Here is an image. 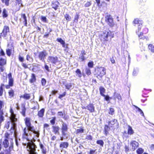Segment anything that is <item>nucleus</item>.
Returning <instances> with one entry per match:
<instances>
[{
  "label": "nucleus",
  "mask_w": 154,
  "mask_h": 154,
  "mask_svg": "<svg viewBox=\"0 0 154 154\" xmlns=\"http://www.w3.org/2000/svg\"><path fill=\"white\" fill-rule=\"evenodd\" d=\"M28 142L27 143H23V145L26 146V148L29 154H37L36 152V146L35 144L31 140L26 139Z\"/></svg>",
  "instance_id": "f257e3e1"
},
{
  "label": "nucleus",
  "mask_w": 154,
  "mask_h": 154,
  "mask_svg": "<svg viewBox=\"0 0 154 154\" xmlns=\"http://www.w3.org/2000/svg\"><path fill=\"white\" fill-rule=\"evenodd\" d=\"M34 130V127L31 126V125L29 127H28L27 128H25L23 130V138L28 140V134L27 132V131L28 132L29 131H31L32 132Z\"/></svg>",
  "instance_id": "f03ea898"
},
{
  "label": "nucleus",
  "mask_w": 154,
  "mask_h": 154,
  "mask_svg": "<svg viewBox=\"0 0 154 154\" xmlns=\"http://www.w3.org/2000/svg\"><path fill=\"white\" fill-rule=\"evenodd\" d=\"M102 36L104 40L108 41V37H109L111 38L113 37V35L112 34V32L108 30L106 31H105L103 32L102 35Z\"/></svg>",
  "instance_id": "7ed1b4c3"
},
{
  "label": "nucleus",
  "mask_w": 154,
  "mask_h": 154,
  "mask_svg": "<svg viewBox=\"0 0 154 154\" xmlns=\"http://www.w3.org/2000/svg\"><path fill=\"white\" fill-rule=\"evenodd\" d=\"M61 128L62 135L63 136H65L66 134V132L68 130V126L66 124L62 121Z\"/></svg>",
  "instance_id": "20e7f679"
},
{
  "label": "nucleus",
  "mask_w": 154,
  "mask_h": 154,
  "mask_svg": "<svg viewBox=\"0 0 154 154\" xmlns=\"http://www.w3.org/2000/svg\"><path fill=\"white\" fill-rule=\"evenodd\" d=\"M134 25L136 26V24H138V32L140 30L142 25L143 24V21L142 20H139L138 19L136 18L134 19L133 22Z\"/></svg>",
  "instance_id": "39448f33"
},
{
  "label": "nucleus",
  "mask_w": 154,
  "mask_h": 154,
  "mask_svg": "<svg viewBox=\"0 0 154 154\" xmlns=\"http://www.w3.org/2000/svg\"><path fill=\"white\" fill-rule=\"evenodd\" d=\"M48 53L45 51L40 52L38 53V57L40 60L44 61L46 58Z\"/></svg>",
  "instance_id": "423d86ee"
},
{
  "label": "nucleus",
  "mask_w": 154,
  "mask_h": 154,
  "mask_svg": "<svg viewBox=\"0 0 154 154\" xmlns=\"http://www.w3.org/2000/svg\"><path fill=\"white\" fill-rule=\"evenodd\" d=\"M48 60L49 62L55 64L59 62L58 58L56 56H49L48 57Z\"/></svg>",
  "instance_id": "0eeeda50"
},
{
  "label": "nucleus",
  "mask_w": 154,
  "mask_h": 154,
  "mask_svg": "<svg viewBox=\"0 0 154 154\" xmlns=\"http://www.w3.org/2000/svg\"><path fill=\"white\" fill-rule=\"evenodd\" d=\"M11 113V116L10 117V119L11 123L13 125L15 124V122H17V119L16 118V115L14 114L13 111L12 110H10Z\"/></svg>",
  "instance_id": "6e6552de"
},
{
  "label": "nucleus",
  "mask_w": 154,
  "mask_h": 154,
  "mask_svg": "<svg viewBox=\"0 0 154 154\" xmlns=\"http://www.w3.org/2000/svg\"><path fill=\"white\" fill-rule=\"evenodd\" d=\"M106 21L107 23L111 27L113 26L114 23L113 21V19L110 16H107L106 17Z\"/></svg>",
  "instance_id": "1a4fd4ad"
},
{
  "label": "nucleus",
  "mask_w": 154,
  "mask_h": 154,
  "mask_svg": "<svg viewBox=\"0 0 154 154\" xmlns=\"http://www.w3.org/2000/svg\"><path fill=\"white\" fill-rule=\"evenodd\" d=\"M130 144L132 146L131 149L133 151H134L139 145L138 143L135 140L131 141Z\"/></svg>",
  "instance_id": "9d476101"
},
{
  "label": "nucleus",
  "mask_w": 154,
  "mask_h": 154,
  "mask_svg": "<svg viewBox=\"0 0 154 154\" xmlns=\"http://www.w3.org/2000/svg\"><path fill=\"white\" fill-rule=\"evenodd\" d=\"M69 143L67 142H62L60 143V147L63 149H67L69 146Z\"/></svg>",
  "instance_id": "9b49d317"
},
{
  "label": "nucleus",
  "mask_w": 154,
  "mask_h": 154,
  "mask_svg": "<svg viewBox=\"0 0 154 154\" xmlns=\"http://www.w3.org/2000/svg\"><path fill=\"white\" fill-rule=\"evenodd\" d=\"M86 108L91 112H94L95 108L94 105L92 103H90L87 105Z\"/></svg>",
  "instance_id": "f8f14e48"
},
{
  "label": "nucleus",
  "mask_w": 154,
  "mask_h": 154,
  "mask_svg": "<svg viewBox=\"0 0 154 154\" xmlns=\"http://www.w3.org/2000/svg\"><path fill=\"white\" fill-rule=\"evenodd\" d=\"M52 131L55 134H59V130L60 128L58 126L53 125L52 126Z\"/></svg>",
  "instance_id": "ddd939ff"
},
{
  "label": "nucleus",
  "mask_w": 154,
  "mask_h": 154,
  "mask_svg": "<svg viewBox=\"0 0 154 154\" xmlns=\"http://www.w3.org/2000/svg\"><path fill=\"white\" fill-rule=\"evenodd\" d=\"M9 29L8 26H5L4 27L2 34H3L4 37H6L8 32H9Z\"/></svg>",
  "instance_id": "4468645a"
},
{
  "label": "nucleus",
  "mask_w": 154,
  "mask_h": 154,
  "mask_svg": "<svg viewBox=\"0 0 154 154\" xmlns=\"http://www.w3.org/2000/svg\"><path fill=\"white\" fill-rule=\"evenodd\" d=\"M59 5L60 4L57 1H53L52 2L51 6L53 8H54L55 10H56L59 7Z\"/></svg>",
  "instance_id": "2eb2a0df"
},
{
  "label": "nucleus",
  "mask_w": 154,
  "mask_h": 154,
  "mask_svg": "<svg viewBox=\"0 0 154 154\" xmlns=\"http://www.w3.org/2000/svg\"><path fill=\"white\" fill-rule=\"evenodd\" d=\"M39 146L42 154H46L47 153V149L46 147L41 143H39Z\"/></svg>",
  "instance_id": "dca6fc26"
},
{
  "label": "nucleus",
  "mask_w": 154,
  "mask_h": 154,
  "mask_svg": "<svg viewBox=\"0 0 154 154\" xmlns=\"http://www.w3.org/2000/svg\"><path fill=\"white\" fill-rule=\"evenodd\" d=\"M8 77L9 79V84L11 86H12L13 85L14 80L12 78L11 74V73H9L8 75Z\"/></svg>",
  "instance_id": "f3484780"
},
{
  "label": "nucleus",
  "mask_w": 154,
  "mask_h": 154,
  "mask_svg": "<svg viewBox=\"0 0 154 154\" xmlns=\"http://www.w3.org/2000/svg\"><path fill=\"white\" fill-rule=\"evenodd\" d=\"M139 32H138V31H136V32L137 34L138 35L139 39H146L147 40L148 39V37L144 36L143 35V33L141 32L140 34L138 33Z\"/></svg>",
  "instance_id": "a211bd4d"
},
{
  "label": "nucleus",
  "mask_w": 154,
  "mask_h": 154,
  "mask_svg": "<svg viewBox=\"0 0 154 154\" xmlns=\"http://www.w3.org/2000/svg\"><path fill=\"white\" fill-rule=\"evenodd\" d=\"M114 99L115 100L117 98L119 100H122V97L119 94H118L115 92L114 93Z\"/></svg>",
  "instance_id": "6ab92c4d"
},
{
  "label": "nucleus",
  "mask_w": 154,
  "mask_h": 154,
  "mask_svg": "<svg viewBox=\"0 0 154 154\" xmlns=\"http://www.w3.org/2000/svg\"><path fill=\"white\" fill-rule=\"evenodd\" d=\"M36 80V79L35 74H32L31 76V78L29 80V82L31 83H32L35 82Z\"/></svg>",
  "instance_id": "aec40b11"
},
{
  "label": "nucleus",
  "mask_w": 154,
  "mask_h": 154,
  "mask_svg": "<svg viewBox=\"0 0 154 154\" xmlns=\"http://www.w3.org/2000/svg\"><path fill=\"white\" fill-rule=\"evenodd\" d=\"M57 41L60 43L62 45L63 47H65V42L61 38H58L57 39Z\"/></svg>",
  "instance_id": "412c9836"
},
{
  "label": "nucleus",
  "mask_w": 154,
  "mask_h": 154,
  "mask_svg": "<svg viewBox=\"0 0 154 154\" xmlns=\"http://www.w3.org/2000/svg\"><path fill=\"white\" fill-rule=\"evenodd\" d=\"M45 109L44 108L42 109L38 112V115L40 117H42L44 115L45 112Z\"/></svg>",
  "instance_id": "4be33fe9"
},
{
  "label": "nucleus",
  "mask_w": 154,
  "mask_h": 154,
  "mask_svg": "<svg viewBox=\"0 0 154 154\" xmlns=\"http://www.w3.org/2000/svg\"><path fill=\"white\" fill-rule=\"evenodd\" d=\"M9 143L8 140L7 139H5L3 142V145L5 148L8 147Z\"/></svg>",
  "instance_id": "5701e85b"
},
{
  "label": "nucleus",
  "mask_w": 154,
  "mask_h": 154,
  "mask_svg": "<svg viewBox=\"0 0 154 154\" xmlns=\"http://www.w3.org/2000/svg\"><path fill=\"white\" fill-rule=\"evenodd\" d=\"M99 90L101 95L103 96H105V95L103 94L105 92V89L102 87H100L99 88Z\"/></svg>",
  "instance_id": "b1692460"
},
{
  "label": "nucleus",
  "mask_w": 154,
  "mask_h": 154,
  "mask_svg": "<svg viewBox=\"0 0 154 154\" xmlns=\"http://www.w3.org/2000/svg\"><path fill=\"white\" fill-rule=\"evenodd\" d=\"M25 122L26 125L27 127H29L31 125L30 122V120L29 118H26L25 119Z\"/></svg>",
  "instance_id": "393cba45"
},
{
  "label": "nucleus",
  "mask_w": 154,
  "mask_h": 154,
  "mask_svg": "<svg viewBox=\"0 0 154 154\" xmlns=\"http://www.w3.org/2000/svg\"><path fill=\"white\" fill-rule=\"evenodd\" d=\"M6 63V60L5 59L1 58L0 59V65L2 66Z\"/></svg>",
  "instance_id": "a878e982"
},
{
  "label": "nucleus",
  "mask_w": 154,
  "mask_h": 154,
  "mask_svg": "<svg viewBox=\"0 0 154 154\" xmlns=\"http://www.w3.org/2000/svg\"><path fill=\"white\" fill-rule=\"evenodd\" d=\"M134 106L135 107L136 109V111H138L139 112H140V114L142 115V116H144L143 113L142 111L139 107H138L137 106L134 105Z\"/></svg>",
  "instance_id": "bb28decb"
},
{
  "label": "nucleus",
  "mask_w": 154,
  "mask_h": 154,
  "mask_svg": "<svg viewBox=\"0 0 154 154\" xmlns=\"http://www.w3.org/2000/svg\"><path fill=\"white\" fill-rule=\"evenodd\" d=\"M7 11L5 8H4L3 10L2 16L3 18L7 17L8 16L7 14Z\"/></svg>",
  "instance_id": "cd10ccee"
},
{
  "label": "nucleus",
  "mask_w": 154,
  "mask_h": 154,
  "mask_svg": "<svg viewBox=\"0 0 154 154\" xmlns=\"http://www.w3.org/2000/svg\"><path fill=\"white\" fill-rule=\"evenodd\" d=\"M64 16L65 18L66 19V20H67V22L70 21L71 20V17L68 14H66L64 15Z\"/></svg>",
  "instance_id": "c85d7f7f"
},
{
  "label": "nucleus",
  "mask_w": 154,
  "mask_h": 154,
  "mask_svg": "<svg viewBox=\"0 0 154 154\" xmlns=\"http://www.w3.org/2000/svg\"><path fill=\"white\" fill-rule=\"evenodd\" d=\"M134 132L132 128L130 126H128V134L131 135L133 134Z\"/></svg>",
  "instance_id": "c756f323"
},
{
  "label": "nucleus",
  "mask_w": 154,
  "mask_h": 154,
  "mask_svg": "<svg viewBox=\"0 0 154 154\" xmlns=\"http://www.w3.org/2000/svg\"><path fill=\"white\" fill-rule=\"evenodd\" d=\"M149 50H150L152 53L154 52V46L152 44H149L148 47Z\"/></svg>",
  "instance_id": "7c9ffc66"
},
{
  "label": "nucleus",
  "mask_w": 154,
  "mask_h": 154,
  "mask_svg": "<svg viewBox=\"0 0 154 154\" xmlns=\"http://www.w3.org/2000/svg\"><path fill=\"white\" fill-rule=\"evenodd\" d=\"M8 94L9 96L11 97H13L14 94V90L12 89L10 90L8 92Z\"/></svg>",
  "instance_id": "2f4dec72"
},
{
  "label": "nucleus",
  "mask_w": 154,
  "mask_h": 154,
  "mask_svg": "<svg viewBox=\"0 0 154 154\" xmlns=\"http://www.w3.org/2000/svg\"><path fill=\"white\" fill-rule=\"evenodd\" d=\"M23 97L26 99L28 100L30 98V96L29 94H25L23 95Z\"/></svg>",
  "instance_id": "473e14b6"
},
{
  "label": "nucleus",
  "mask_w": 154,
  "mask_h": 154,
  "mask_svg": "<svg viewBox=\"0 0 154 154\" xmlns=\"http://www.w3.org/2000/svg\"><path fill=\"white\" fill-rule=\"evenodd\" d=\"M22 17L24 20V21L23 22L24 23V25H25V26H26L27 24V21L26 17L25 14H23L22 15Z\"/></svg>",
  "instance_id": "72a5a7b5"
},
{
  "label": "nucleus",
  "mask_w": 154,
  "mask_h": 154,
  "mask_svg": "<svg viewBox=\"0 0 154 154\" xmlns=\"http://www.w3.org/2000/svg\"><path fill=\"white\" fill-rule=\"evenodd\" d=\"M14 137H15L16 144L17 146H18L19 145H18V142L17 139V132L15 131L14 132Z\"/></svg>",
  "instance_id": "f704fd0d"
},
{
  "label": "nucleus",
  "mask_w": 154,
  "mask_h": 154,
  "mask_svg": "<svg viewBox=\"0 0 154 154\" xmlns=\"http://www.w3.org/2000/svg\"><path fill=\"white\" fill-rule=\"evenodd\" d=\"M79 15L78 14L76 13L75 15L74 18V22L75 23H77L78 21V19L79 18Z\"/></svg>",
  "instance_id": "c9c22d12"
},
{
  "label": "nucleus",
  "mask_w": 154,
  "mask_h": 154,
  "mask_svg": "<svg viewBox=\"0 0 154 154\" xmlns=\"http://www.w3.org/2000/svg\"><path fill=\"white\" fill-rule=\"evenodd\" d=\"M12 132H10V133H9L8 132H6L5 134V139H9V138L10 135H12Z\"/></svg>",
  "instance_id": "e433bc0d"
},
{
  "label": "nucleus",
  "mask_w": 154,
  "mask_h": 154,
  "mask_svg": "<svg viewBox=\"0 0 154 154\" xmlns=\"http://www.w3.org/2000/svg\"><path fill=\"white\" fill-rule=\"evenodd\" d=\"M143 151V150L142 148H139L137 150V152L138 154H142Z\"/></svg>",
  "instance_id": "4c0bfd02"
},
{
  "label": "nucleus",
  "mask_w": 154,
  "mask_h": 154,
  "mask_svg": "<svg viewBox=\"0 0 154 154\" xmlns=\"http://www.w3.org/2000/svg\"><path fill=\"white\" fill-rule=\"evenodd\" d=\"M117 122V120H116L115 119H113L112 120L109 122V125H114Z\"/></svg>",
  "instance_id": "58836bf2"
},
{
  "label": "nucleus",
  "mask_w": 154,
  "mask_h": 154,
  "mask_svg": "<svg viewBox=\"0 0 154 154\" xmlns=\"http://www.w3.org/2000/svg\"><path fill=\"white\" fill-rule=\"evenodd\" d=\"M16 3H17L19 7V8L18 10L20 8V7L21 6H23V4L21 3V0H16Z\"/></svg>",
  "instance_id": "ea45409f"
},
{
  "label": "nucleus",
  "mask_w": 154,
  "mask_h": 154,
  "mask_svg": "<svg viewBox=\"0 0 154 154\" xmlns=\"http://www.w3.org/2000/svg\"><path fill=\"white\" fill-rule=\"evenodd\" d=\"M114 111L113 108H110L109 111V114L112 115L114 114Z\"/></svg>",
  "instance_id": "a19ab883"
},
{
  "label": "nucleus",
  "mask_w": 154,
  "mask_h": 154,
  "mask_svg": "<svg viewBox=\"0 0 154 154\" xmlns=\"http://www.w3.org/2000/svg\"><path fill=\"white\" fill-rule=\"evenodd\" d=\"M97 143L100 145L102 146H103L104 144V142L102 140H98L97 141Z\"/></svg>",
  "instance_id": "79ce46f5"
},
{
  "label": "nucleus",
  "mask_w": 154,
  "mask_h": 154,
  "mask_svg": "<svg viewBox=\"0 0 154 154\" xmlns=\"http://www.w3.org/2000/svg\"><path fill=\"white\" fill-rule=\"evenodd\" d=\"M65 87L66 89H69L72 88V85L71 83L67 84H66Z\"/></svg>",
  "instance_id": "37998d69"
},
{
  "label": "nucleus",
  "mask_w": 154,
  "mask_h": 154,
  "mask_svg": "<svg viewBox=\"0 0 154 154\" xmlns=\"http://www.w3.org/2000/svg\"><path fill=\"white\" fill-rule=\"evenodd\" d=\"M26 60L29 61L30 62H32L33 61V59L32 57H30V56L29 55H27L26 56Z\"/></svg>",
  "instance_id": "c03bdc74"
},
{
  "label": "nucleus",
  "mask_w": 154,
  "mask_h": 154,
  "mask_svg": "<svg viewBox=\"0 0 154 154\" xmlns=\"http://www.w3.org/2000/svg\"><path fill=\"white\" fill-rule=\"evenodd\" d=\"M84 129L82 128L78 129L76 130V134H79L80 133H83L84 132Z\"/></svg>",
  "instance_id": "a18cd8bd"
},
{
  "label": "nucleus",
  "mask_w": 154,
  "mask_h": 154,
  "mask_svg": "<svg viewBox=\"0 0 154 154\" xmlns=\"http://www.w3.org/2000/svg\"><path fill=\"white\" fill-rule=\"evenodd\" d=\"M79 60L81 61H83L85 60V58L84 56L81 55L79 57Z\"/></svg>",
  "instance_id": "49530a36"
},
{
  "label": "nucleus",
  "mask_w": 154,
  "mask_h": 154,
  "mask_svg": "<svg viewBox=\"0 0 154 154\" xmlns=\"http://www.w3.org/2000/svg\"><path fill=\"white\" fill-rule=\"evenodd\" d=\"M76 72L77 73V75H78L79 77H81L82 76L81 72L79 69H77L76 71Z\"/></svg>",
  "instance_id": "de8ad7c7"
},
{
  "label": "nucleus",
  "mask_w": 154,
  "mask_h": 154,
  "mask_svg": "<svg viewBox=\"0 0 154 154\" xmlns=\"http://www.w3.org/2000/svg\"><path fill=\"white\" fill-rule=\"evenodd\" d=\"M85 71L86 73L88 75H90L91 74V71L89 68H86L85 69Z\"/></svg>",
  "instance_id": "09e8293b"
},
{
  "label": "nucleus",
  "mask_w": 154,
  "mask_h": 154,
  "mask_svg": "<svg viewBox=\"0 0 154 154\" xmlns=\"http://www.w3.org/2000/svg\"><path fill=\"white\" fill-rule=\"evenodd\" d=\"M41 20L42 21L45 23H48L46 17L44 16H42L41 17Z\"/></svg>",
  "instance_id": "8fccbe9b"
},
{
  "label": "nucleus",
  "mask_w": 154,
  "mask_h": 154,
  "mask_svg": "<svg viewBox=\"0 0 154 154\" xmlns=\"http://www.w3.org/2000/svg\"><path fill=\"white\" fill-rule=\"evenodd\" d=\"M138 72V69L137 68L134 69L133 72V75L134 76L136 75Z\"/></svg>",
  "instance_id": "3c124183"
},
{
  "label": "nucleus",
  "mask_w": 154,
  "mask_h": 154,
  "mask_svg": "<svg viewBox=\"0 0 154 154\" xmlns=\"http://www.w3.org/2000/svg\"><path fill=\"white\" fill-rule=\"evenodd\" d=\"M26 110V109L25 108V107H23L22 109L21 113L24 116H25Z\"/></svg>",
  "instance_id": "603ef678"
},
{
  "label": "nucleus",
  "mask_w": 154,
  "mask_h": 154,
  "mask_svg": "<svg viewBox=\"0 0 154 154\" xmlns=\"http://www.w3.org/2000/svg\"><path fill=\"white\" fill-rule=\"evenodd\" d=\"M42 84V86H45L46 83V81L45 79L42 78L41 81Z\"/></svg>",
  "instance_id": "864d4df0"
},
{
  "label": "nucleus",
  "mask_w": 154,
  "mask_h": 154,
  "mask_svg": "<svg viewBox=\"0 0 154 154\" xmlns=\"http://www.w3.org/2000/svg\"><path fill=\"white\" fill-rule=\"evenodd\" d=\"M6 52L8 56H10L11 55V49H8L6 50Z\"/></svg>",
  "instance_id": "5fc2aeb1"
},
{
  "label": "nucleus",
  "mask_w": 154,
  "mask_h": 154,
  "mask_svg": "<svg viewBox=\"0 0 154 154\" xmlns=\"http://www.w3.org/2000/svg\"><path fill=\"white\" fill-rule=\"evenodd\" d=\"M56 117H53V119L50 120V122L52 125H54L55 122Z\"/></svg>",
  "instance_id": "6e6d98bb"
},
{
  "label": "nucleus",
  "mask_w": 154,
  "mask_h": 154,
  "mask_svg": "<svg viewBox=\"0 0 154 154\" xmlns=\"http://www.w3.org/2000/svg\"><path fill=\"white\" fill-rule=\"evenodd\" d=\"M4 154H11V151L9 149H6L4 150Z\"/></svg>",
  "instance_id": "4d7b16f0"
},
{
  "label": "nucleus",
  "mask_w": 154,
  "mask_h": 154,
  "mask_svg": "<svg viewBox=\"0 0 154 154\" xmlns=\"http://www.w3.org/2000/svg\"><path fill=\"white\" fill-rule=\"evenodd\" d=\"M94 65L93 61H90L88 63V66L89 67H92Z\"/></svg>",
  "instance_id": "13d9d810"
},
{
  "label": "nucleus",
  "mask_w": 154,
  "mask_h": 154,
  "mask_svg": "<svg viewBox=\"0 0 154 154\" xmlns=\"http://www.w3.org/2000/svg\"><path fill=\"white\" fill-rule=\"evenodd\" d=\"M3 106H4V103L3 101L0 100V111H4L3 109H2Z\"/></svg>",
  "instance_id": "bf43d9fd"
},
{
  "label": "nucleus",
  "mask_w": 154,
  "mask_h": 154,
  "mask_svg": "<svg viewBox=\"0 0 154 154\" xmlns=\"http://www.w3.org/2000/svg\"><path fill=\"white\" fill-rule=\"evenodd\" d=\"M104 129L105 131H109V130L110 129V128L109 127L108 125H105Z\"/></svg>",
  "instance_id": "052dcab7"
},
{
  "label": "nucleus",
  "mask_w": 154,
  "mask_h": 154,
  "mask_svg": "<svg viewBox=\"0 0 154 154\" xmlns=\"http://www.w3.org/2000/svg\"><path fill=\"white\" fill-rule=\"evenodd\" d=\"M66 94V92H64L62 94L60 95L59 97V98L60 99H61L63 97H64L65 96Z\"/></svg>",
  "instance_id": "680f3d73"
},
{
  "label": "nucleus",
  "mask_w": 154,
  "mask_h": 154,
  "mask_svg": "<svg viewBox=\"0 0 154 154\" xmlns=\"http://www.w3.org/2000/svg\"><path fill=\"white\" fill-rule=\"evenodd\" d=\"M5 2H2V3H5V5L8 6L9 5V1L10 0H4Z\"/></svg>",
  "instance_id": "e2e57ef3"
},
{
  "label": "nucleus",
  "mask_w": 154,
  "mask_h": 154,
  "mask_svg": "<svg viewBox=\"0 0 154 154\" xmlns=\"http://www.w3.org/2000/svg\"><path fill=\"white\" fill-rule=\"evenodd\" d=\"M148 29L146 28H145L143 29V34H146L148 32Z\"/></svg>",
  "instance_id": "0e129e2a"
},
{
  "label": "nucleus",
  "mask_w": 154,
  "mask_h": 154,
  "mask_svg": "<svg viewBox=\"0 0 154 154\" xmlns=\"http://www.w3.org/2000/svg\"><path fill=\"white\" fill-rule=\"evenodd\" d=\"M96 149L93 150L91 149L90 151L89 154H95Z\"/></svg>",
  "instance_id": "69168bd1"
},
{
  "label": "nucleus",
  "mask_w": 154,
  "mask_h": 154,
  "mask_svg": "<svg viewBox=\"0 0 154 154\" xmlns=\"http://www.w3.org/2000/svg\"><path fill=\"white\" fill-rule=\"evenodd\" d=\"M86 139L89 140H92V137L91 135H87L86 137Z\"/></svg>",
  "instance_id": "338daca9"
},
{
  "label": "nucleus",
  "mask_w": 154,
  "mask_h": 154,
  "mask_svg": "<svg viewBox=\"0 0 154 154\" xmlns=\"http://www.w3.org/2000/svg\"><path fill=\"white\" fill-rule=\"evenodd\" d=\"M91 5V4L90 2H88L85 4V6L86 7H89Z\"/></svg>",
  "instance_id": "774afa93"
}]
</instances>
